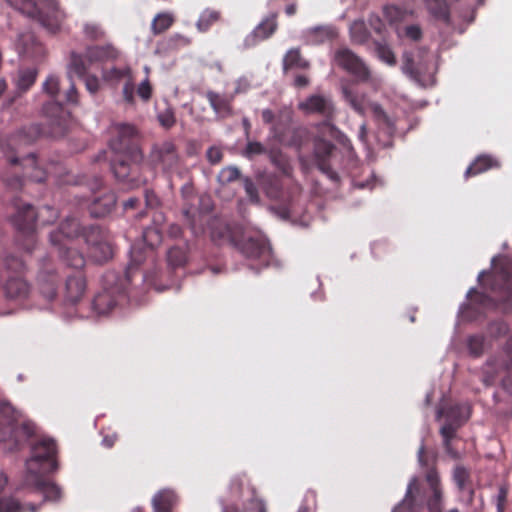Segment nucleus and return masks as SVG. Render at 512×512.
<instances>
[{"instance_id":"obj_59","label":"nucleus","mask_w":512,"mask_h":512,"mask_svg":"<svg viewBox=\"0 0 512 512\" xmlns=\"http://www.w3.org/2000/svg\"><path fill=\"white\" fill-rule=\"evenodd\" d=\"M153 88L148 78L143 80L137 87L138 96L145 102L152 97Z\"/></svg>"},{"instance_id":"obj_47","label":"nucleus","mask_w":512,"mask_h":512,"mask_svg":"<svg viewBox=\"0 0 512 512\" xmlns=\"http://www.w3.org/2000/svg\"><path fill=\"white\" fill-rule=\"evenodd\" d=\"M402 59H403V64H402L403 72L405 74L409 75L413 79L419 78L422 74V69L415 62L413 53L404 52Z\"/></svg>"},{"instance_id":"obj_41","label":"nucleus","mask_w":512,"mask_h":512,"mask_svg":"<svg viewBox=\"0 0 512 512\" xmlns=\"http://www.w3.org/2000/svg\"><path fill=\"white\" fill-rule=\"evenodd\" d=\"M38 75L36 68H23L18 72L17 88L21 92L28 91L35 83Z\"/></svg>"},{"instance_id":"obj_36","label":"nucleus","mask_w":512,"mask_h":512,"mask_svg":"<svg viewBox=\"0 0 512 512\" xmlns=\"http://www.w3.org/2000/svg\"><path fill=\"white\" fill-rule=\"evenodd\" d=\"M24 176L34 182H44L47 178V172L37 165V160L33 154L25 159Z\"/></svg>"},{"instance_id":"obj_20","label":"nucleus","mask_w":512,"mask_h":512,"mask_svg":"<svg viewBox=\"0 0 512 512\" xmlns=\"http://www.w3.org/2000/svg\"><path fill=\"white\" fill-rule=\"evenodd\" d=\"M103 78L105 81L118 84L124 81L123 86V98L127 103L132 104L134 102V77L132 70L129 66L124 67H113L103 71Z\"/></svg>"},{"instance_id":"obj_23","label":"nucleus","mask_w":512,"mask_h":512,"mask_svg":"<svg viewBox=\"0 0 512 512\" xmlns=\"http://www.w3.org/2000/svg\"><path fill=\"white\" fill-rule=\"evenodd\" d=\"M461 411L460 405H454L447 412L448 419H454L452 422H446L440 429L443 438V446L448 455L452 458H458V452L452 446V440L456 437L457 429L461 426L462 421L458 418Z\"/></svg>"},{"instance_id":"obj_64","label":"nucleus","mask_w":512,"mask_h":512,"mask_svg":"<svg viewBox=\"0 0 512 512\" xmlns=\"http://www.w3.org/2000/svg\"><path fill=\"white\" fill-rule=\"evenodd\" d=\"M245 152L248 157H252L254 155L264 154L266 152V148L260 142L251 141L248 142Z\"/></svg>"},{"instance_id":"obj_19","label":"nucleus","mask_w":512,"mask_h":512,"mask_svg":"<svg viewBox=\"0 0 512 512\" xmlns=\"http://www.w3.org/2000/svg\"><path fill=\"white\" fill-rule=\"evenodd\" d=\"M298 109L307 115H319L326 121L332 120L335 115V107L332 99L321 94L310 95L298 104Z\"/></svg>"},{"instance_id":"obj_10","label":"nucleus","mask_w":512,"mask_h":512,"mask_svg":"<svg viewBox=\"0 0 512 512\" xmlns=\"http://www.w3.org/2000/svg\"><path fill=\"white\" fill-rule=\"evenodd\" d=\"M418 461L421 466L426 467L425 481L428 489L424 492L425 504L428 512H442L444 492L439 473L434 465L429 466L426 457V448L422 444L418 450Z\"/></svg>"},{"instance_id":"obj_62","label":"nucleus","mask_w":512,"mask_h":512,"mask_svg":"<svg viewBox=\"0 0 512 512\" xmlns=\"http://www.w3.org/2000/svg\"><path fill=\"white\" fill-rule=\"evenodd\" d=\"M85 82L86 89L91 93L95 94L100 88V82L97 76L88 75L87 73L82 77Z\"/></svg>"},{"instance_id":"obj_60","label":"nucleus","mask_w":512,"mask_h":512,"mask_svg":"<svg viewBox=\"0 0 512 512\" xmlns=\"http://www.w3.org/2000/svg\"><path fill=\"white\" fill-rule=\"evenodd\" d=\"M494 362L495 361H493V360H488L486 362L484 370H483V373H484L483 381L488 386L494 384V382L496 380L497 373H498L497 371L492 370L493 366L495 365Z\"/></svg>"},{"instance_id":"obj_7","label":"nucleus","mask_w":512,"mask_h":512,"mask_svg":"<svg viewBox=\"0 0 512 512\" xmlns=\"http://www.w3.org/2000/svg\"><path fill=\"white\" fill-rule=\"evenodd\" d=\"M57 445L51 438L42 437L31 445V457L26 462L28 475L53 473L58 469Z\"/></svg>"},{"instance_id":"obj_45","label":"nucleus","mask_w":512,"mask_h":512,"mask_svg":"<svg viewBox=\"0 0 512 512\" xmlns=\"http://www.w3.org/2000/svg\"><path fill=\"white\" fill-rule=\"evenodd\" d=\"M182 212L187 224L189 225L194 235L203 232V226L198 223L201 218V213L198 211V209L188 207L185 204Z\"/></svg>"},{"instance_id":"obj_53","label":"nucleus","mask_w":512,"mask_h":512,"mask_svg":"<svg viewBox=\"0 0 512 512\" xmlns=\"http://www.w3.org/2000/svg\"><path fill=\"white\" fill-rule=\"evenodd\" d=\"M487 330L491 337L499 338L509 332V325L504 320H496L489 323Z\"/></svg>"},{"instance_id":"obj_29","label":"nucleus","mask_w":512,"mask_h":512,"mask_svg":"<svg viewBox=\"0 0 512 512\" xmlns=\"http://www.w3.org/2000/svg\"><path fill=\"white\" fill-rule=\"evenodd\" d=\"M116 205V195L111 190L104 189L100 195L95 196L89 204L92 217L99 218L108 215Z\"/></svg>"},{"instance_id":"obj_39","label":"nucleus","mask_w":512,"mask_h":512,"mask_svg":"<svg viewBox=\"0 0 512 512\" xmlns=\"http://www.w3.org/2000/svg\"><path fill=\"white\" fill-rule=\"evenodd\" d=\"M221 19V12L218 10L207 8L205 9L196 22V27L199 32L208 31L212 25Z\"/></svg>"},{"instance_id":"obj_21","label":"nucleus","mask_w":512,"mask_h":512,"mask_svg":"<svg viewBox=\"0 0 512 512\" xmlns=\"http://www.w3.org/2000/svg\"><path fill=\"white\" fill-rule=\"evenodd\" d=\"M8 436L6 433L0 430V441L12 442L10 446L11 450H18L24 442L34 436L36 432V426L30 421H23L21 423H11L6 427Z\"/></svg>"},{"instance_id":"obj_25","label":"nucleus","mask_w":512,"mask_h":512,"mask_svg":"<svg viewBox=\"0 0 512 512\" xmlns=\"http://www.w3.org/2000/svg\"><path fill=\"white\" fill-rule=\"evenodd\" d=\"M278 14L273 12L264 17L262 21L245 38V46L252 47L259 42L269 39L278 29Z\"/></svg>"},{"instance_id":"obj_55","label":"nucleus","mask_w":512,"mask_h":512,"mask_svg":"<svg viewBox=\"0 0 512 512\" xmlns=\"http://www.w3.org/2000/svg\"><path fill=\"white\" fill-rule=\"evenodd\" d=\"M376 53L379 59L385 62L386 64L391 66L396 64L395 55L389 46L378 43L376 45Z\"/></svg>"},{"instance_id":"obj_37","label":"nucleus","mask_w":512,"mask_h":512,"mask_svg":"<svg viewBox=\"0 0 512 512\" xmlns=\"http://www.w3.org/2000/svg\"><path fill=\"white\" fill-rule=\"evenodd\" d=\"M17 49L20 55L34 56L35 53L41 52L43 47L32 34L28 33L19 37Z\"/></svg>"},{"instance_id":"obj_16","label":"nucleus","mask_w":512,"mask_h":512,"mask_svg":"<svg viewBox=\"0 0 512 512\" xmlns=\"http://www.w3.org/2000/svg\"><path fill=\"white\" fill-rule=\"evenodd\" d=\"M266 195L281 203L287 213H291L293 202L300 196L301 188L293 182L284 183L278 178L269 180L265 188Z\"/></svg>"},{"instance_id":"obj_30","label":"nucleus","mask_w":512,"mask_h":512,"mask_svg":"<svg viewBox=\"0 0 512 512\" xmlns=\"http://www.w3.org/2000/svg\"><path fill=\"white\" fill-rule=\"evenodd\" d=\"M177 504L178 495L170 488L160 489L151 499V505L154 512H172Z\"/></svg>"},{"instance_id":"obj_61","label":"nucleus","mask_w":512,"mask_h":512,"mask_svg":"<svg viewBox=\"0 0 512 512\" xmlns=\"http://www.w3.org/2000/svg\"><path fill=\"white\" fill-rule=\"evenodd\" d=\"M404 35L412 41H419L423 36V32L419 25L412 24L404 28Z\"/></svg>"},{"instance_id":"obj_24","label":"nucleus","mask_w":512,"mask_h":512,"mask_svg":"<svg viewBox=\"0 0 512 512\" xmlns=\"http://www.w3.org/2000/svg\"><path fill=\"white\" fill-rule=\"evenodd\" d=\"M335 145L328 140L318 136L314 141V155L316 158L317 166L321 172L326 174L331 180L337 181L338 174L331 168L329 159Z\"/></svg>"},{"instance_id":"obj_52","label":"nucleus","mask_w":512,"mask_h":512,"mask_svg":"<svg viewBox=\"0 0 512 512\" xmlns=\"http://www.w3.org/2000/svg\"><path fill=\"white\" fill-rule=\"evenodd\" d=\"M408 11L396 5H387L384 8V15L391 23L403 21L408 15Z\"/></svg>"},{"instance_id":"obj_1","label":"nucleus","mask_w":512,"mask_h":512,"mask_svg":"<svg viewBox=\"0 0 512 512\" xmlns=\"http://www.w3.org/2000/svg\"><path fill=\"white\" fill-rule=\"evenodd\" d=\"M211 235L214 241L219 244H231L247 259L258 261L260 266L266 267L272 261V248L269 242L261 236L239 238L228 225H224L219 230L213 229Z\"/></svg>"},{"instance_id":"obj_38","label":"nucleus","mask_w":512,"mask_h":512,"mask_svg":"<svg viewBox=\"0 0 512 512\" xmlns=\"http://www.w3.org/2000/svg\"><path fill=\"white\" fill-rule=\"evenodd\" d=\"M146 250L141 246L134 244L130 250V264L125 272V281L130 283L133 273L145 259Z\"/></svg>"},{"instance_id":"obj_48","label":"nucleus","mask_w":512,"mask_h":512,"mask_svg":"<svg viewBox=\"0 0 512 512\" xmlns=\"http://www.w3.org/2000/svg\"><path fill=\"white\" fill-rule=\"evenodd\" d=\"M250 499L245 504L244 512H268L266 502L257 496L255 487H248Z\"/></svg>"},{"instance_id":"obj_46","label":"nucleus","mask_w":512,"mask_h":512,"mask_svg":"<svg viewBox=\"0 0 512 512\" xmlns=\"http://www.w3.org/2000/svg\"><path fill=\"white\" fill-rule=\"evenodd\" d=\"M467 297L473 304L483 308H494L497 306V302L492 297L483 292H479L475 288L468 291Z\"/></svg>"},{"instance_id":"obj_31","label":"nucleus","mask_w":512,"mask_h":512,"mask_svg":"<svg viewBox=\"0 0 512 512\" xmlns=\"http://www.w3.org/2000/svg\"><path fill=\"white\" fill-rule=\"evenodd\" d=\"M206 98L219 117L227 118L232 115V97L214 91H207Z\"/></svg>"},{"instance_id":"obj_27","label":"nucleus","mask_w":512,"mask_h":512,"mask_svg":"<svg viewBox=\"0 0 512 512\" xmlns=\"http://www.w3.org/2000/svg\"><path fill=\"white\" fill-rule=\"evenodd\" d=\"M420 492V484L416 477L412 478L408 484L404 499L393 509L392 512H421L422 502L417 500Z\"/></svg>"},{"instance_id":"obj_35","label":"nucleus","mask_w":512,"mask_h":512,"mask_svg":"<svg viewBox=\"0 0 512 512\" xmlns=\"http://www.w3.org/2000/svg\"><path fill=\"white\" fill-rule=\"evenodd\" d=\"M310 67L309 62L304 59L298 48H292L287 51L283 58V70L287 72L291 69L306 70Z\"/></svg>"},{"instance_id":"obj_50","label":"nucleus","mask_w":512,"mask_h":512,"mask_svg":"<svg viewBox=\"0 0 512 512\" xmlns=\"http://www.w3.org/2000/svg\"><path fill=\"white\" fill-rule=\"evenodd\" d=\"M485 337L483 335H471L467 338V348L473 357H480L484 352Z\"/></svg>"},{"instance_id":"obj_14","label":"nucleus","mask_w":512,"mask_h":512,"mask_svg":"<svg viewBox=\"0 0 512 512\" xmlns=\"http://www.w3.org/2000/svg\"><path fill=\"white\" fill-rule=\"evenodd\" d=\"M335 63L343 70L351 74L354 82L368 83L372 74L364 61L348 48H339L334 55Z\"/></svg>"},{"instance_id":"obj_4","label":"nucleus","mask_w":512,"mask_h":512,"mask_svg":"<svg viewBox=\"0 0 512 512\" xmlns=\"http://www.w3.org/2000/svg\"><path fill=\"white\" fill-rule=\"evenodd\" d=\"M493 272L482 271L478 276L479 283L497 296V301L506 303L512 297V262L506 256L492 259Z\"/></svg>"},{"instance_id":"obj_56","label":"nucleus","mask_w":512,"mask_h":512,"mask_svg":"<svg viewBox=\"0 0 512 512\" xmlns=\"http://www.w3.org/2000/svg\"><path fill=\"white\" fill-rule=\"evenodd\" d=\"M43 90L50 97L56 99L59 94V79L54 75H50L47 77L45 82L43 83Z\"/></svg>"},{"instance_id":"obj_49","label":"nucleus","mask_w":512,"mask_h":512,"mask_svg":"<svg viewBox=\"0 0 512 512\" xmlns=\"http://www.w3.org/2000/svg\"><path fill=\"white\" fill-rule=\"evenodd\" d=\"M43 112L46 115H50V113L53 112L52 115L56 117L55 122L57 123V125L59 127L58 133L63 134L65 131V126L62 124L61 117H60V115L63 114V112H64L62 103L60 101L48 102L43 106Z\"/></svg>"},{"instance_id":"obj_3","label":"nucleus","mask_w":512,"mask_h":512,"mask_svg":"<svg viewBox=\"0 0 512 512\" xmlns=\"http://www.w3.org/2000/svg\"><path fill=\"white\" fill-rule=\"evenodd\" d=\"M14 9L37 20L50 33H57L66 17L58 0H6Z\"/></svg>"},{"instance_id":"obj_5","label":"nucleus","mask_w":512,"mask_h":512,"mask_svg":"<svg viewBox=\"0 0 512 512\" xmlns=\"http://www.w3.org/2000/svg\"><path fill=\"white\" fill-rule=\"evenodd\" d=\"M342 95L348 105L358 114L365 115L370 110L378 126L391 135L394 130V122L383 110L381 105L373 103L369 97L361 91L356 82L349 81L342 85Z\"/></svg>"},{"instance_id":"obj_51","label":"nucleus","mask_w":512,"mask_h":512,"mask_svg":"<svg viewBox=\"0 0 512 512\" xmlns=\"http://www.w3.org/2000/svg\"><path fill=\"white\" fill-rule=\"evenodd\" d=\"M248 487H253L248 481L244 479V477L236 476L231 480L230 483V493L233 497L239 499L243 496L244 489L247 490L250 495V490Z\"/></svg>"},{"instance_id":"obj_9","label":"nucleus","mask_w":512,"mask_h":512,"mask_svg":"<svg viewBox=\"0 0 512 512\" xmlns=\"http://www.w3.org/2000/svg\"><path fill=\"white\" fill-rule=\"evenodd\" d=\"M119 51L112 45H95L87 47L85 54L71 53L69 69L78 77H83L91 65L114 61L118 58Z\"/></svg>"},{"instance_id":"obj_18","label":"nucleus","mask_w":512,"mask_h":512,"mask_svg":"<svg viewBox=\"0 0 512 512\" xmlns=\"http://www.w3.org/2000/svg\"><path fill=\"white\" fill-rule=\"evenodd\" d=\"M142 162H134L124 156H114L111 159V169L115 178L131 187L142 183L139 167Z\"/></svg>"},{"instance_id":"obj_28","label":"nucleus","mask_w":512,"mask_h":512,"mask_svg":"<svg viewBox=\"0 0 512 512\" xmlns=\"http://www.w3.org/2000/svg\"><path fill=\"white\" fill-rule=\"evenodd\" d=\"M7 484V477L0 472V493L4 489ZM42 503L39 505L28 503L21 504L15 497L13 496H0V512H37Z\"/></svg>"},{"instance_id":"obj_40","label":"nucleus","mask_w":512,"mask_h":512,"mask_svg":"<svg viewBox=\"0 0 512 512\" xmlns=\"http://www.w3.org/2000/svg\"><path fill=\"white\" fill-rule=\"evenodd\" d=\"M174 22L175 18L171 13H158L151 23V31L154 35H160L167 31Z\"/></svg>"},{"instance_id":"obj_58","label":"nucleus","mask_w":512,"mask_h":512,"mask_svg":"<svg viewBox=\"0 0 512 512\" xmlns=\"http://www.w3.org/2000/svg\"><path fill=\"white\" fill-rule=\"evenodd\" d=\"M143 240L146 245L152 249L155 245L161 242V235L155 228H147L143 232Z\"/></svg>"},{"instance_id":"obj_43","label":"nucleus","mask_w":512,"mask_h":512,"mask_svg":"<svg viewBox=\"0 0 512 512\" xmlns=\"http://www.w3.org/2000/svg\"><path fill=\"white\" fill-rule=\"evenodd\" d=\"M192 43L191 38L182 35L180 33H175L168 38L164 39L161 42V46L166 51H174L179 50L181 48L187 47Z\"/></svg>"},{"instance_id":"obj_44","label":"nucleus","mask_w":512,"mask_h":512,"mask_svg":"<svg viewBox=\"0 0 512 512\" xmlns=\"http://www.w3.org/2000/svg\"><path fill=\"white\" fill-rule=\"evenodd\" d=\"M167 261L173 268L183 266L187 261V244L171 247L167 252Z\"/></svg>"},{"instance_id":"obj_22","label":"nucleus","mask_w":512,"mask_h":512,"mask_svg":"<svg viewBox=\"0 0 512 512\" xmlns=\"http://www.w3.org/2000/svg\"><path fill=\"white\" fill-rule=\"evenodd\" d=\"M125 293L123 285H110L95 295L92 308L98 315H106L111 312Z\"/></svg>"},{"instance_id":"obj_42","label":"nucleus","mask_w":512,"mask_h":512,"mask_svg":"<svg viewBox=\"0 0 512 512\" xmlns=\"http://www.w3.org/2000/svg\"><path fill=\"white\" fill-rule=\"evenodd\" d=\"M453 480L459 491H469L473 496V489L469 471L463 466H457L454 469Z\"/></svg>"},{"instance_id":"obj_63","label":"nucleus","mask_w":512,"mask_h":512,"mask_svg":"<svg viewBox=\"0 0 512 512\" xmlns=\"http://www.w3.org/2000/svg\"><path fill=\"white\" fill-rule=\"evenodd\" d=\"M23 133L29 138L30 141H33L42 134H44L45 132L42 128V125L32 124L28 127L23 128Z\"/></svg>"},{"instance_id":"obj_15","label":"nucleus","mask_w":512,"mask_h":512,"mask_svg":"<svg viewBox=\"0 0 512 512\" xmlns=\"http://www.w3.org/2000/svg\"><path fill=\"white\" fill-rule=\"evenodd\" d=\"M179 153L176 145L172 141L156 143L152 146L149 153V164L163 172H172L178 167Z\"/></svg>"},{"instance_id":"obj_13","label":"nucleus","mask_w":512,"mask_h":512,"mask_svg":"<svg viewBox=\"0 0 512 512\" xmlns=\"http://www.w3.org/2000/svg\"><path fill=\"white\" fill-rule=\"evenodd\" d=\"M59 281L60 278L53 260L50 257L41 259L36 275V287L46 300L52 301L56 298Z\"/></svg>"},{"instance_id":"obj_33","label":"nucleus","mask_w":512,"mask_h":512,"mask_svg":"<svg viewBox=\"0 0 512 512\" xmlns=\"http://www.w3.org/2000/svg\"><path fill=\"white\" fill-rule=\"evenodd\" d=\"M500 166L497 159L489 155L478 156L465 172L466 177L476 176L489 169L498 168Z\"/></svg>"},{"instance_id":"obj_12","label":"nucleus","mask_w":512,"mask_h":512,"mask_svg":"<svg viewBox=\"0 0 512 512\" xmlns=\"http://www.w3.org/2000/svg\"><path fill=\"white\" fill-rule=\"evenodd\" d=\"M292 122V112L281 111L278 114L277 122L271 126V133L279 143L300 148L307 138L308 131L305 127L299 126L292 129L291 136L287 137L286 130Z\"/></svg>"},{"instance_id":"obj_32","label":"nucleus","mask_w":512,"mask_h":512,"mask_svg":"<svg viewBox=\"0 0 512 512\" xmlns=\"http://www.w3.org/2000/svg\"><path fill=\"white\" fill-rule=\"evenodd\" d=\"M426 9L438 21L451 25L450 7L446 0H423Z\"/></svg>"},{"instance_id":"obj_26","label":"nucleus","mask_w":512,"mask_h":512,"mask_svg":"<svg viewBox=\"0 0 512 512\" xmlns=\"http://www.w3.org/2000/svg\"><path fill=\"white\" fill-rule=\"evenodd\" d=\"M46 473L30 474L27 476V483L32 485L35 490L43 495L44 501L56 502L62 496L61 488L54 482L44 478Z\"/></svg>"},{"instance_id":"obj_8","label":"nucleus","mask_w":512,"mask_h":512,"mask_svg":"<svg viewBox=\"0 0 512 512\" xmlns=\"http://www.w3.org/2000/svg\"><path fill=\"white\" fill-rule=\"evenodd\" d=\"M62 259L68 267L74 269V272L66 277L65 297L69 302L77 303L86 291V278L82 271L85 258L78 250L68 249Z\"/></svg>"},{"instance_id":"obj_17","label":"nucleus","mask_w":512,"mask_h":512,"mask_svg":"<svg viewBox=\"0 0 512 512\" xmlns=\"http://www.w3.org/2000/svg\"><path fill=\"white\" fill-rule=\"evenodd\" d=\"M86 228L87 227H82L78 219L75 217H67L60 224L58 230L50 233V241L53 245L59 246V255L61 258H63V255L68 249L73 250L71 247L67 246L65 241L71 240L80 235L83 237V231Z\"/></svg>"},{"instance_id":"obj_6","label":"nucleus","mask_w":512,"mask_h":512,"mask_svg":"<svg viewBox=\"0 0 512 512\" xmlns=\"http://www.w3.org/2000/svg\"><path fill=\"white\" fill-rule=\"evenodd\" d=\"M113 134L109 146L115 156H124L134 162L143 161V153L139 145V132L134 125L128 123L115 124Z\"/></svg>"},{"instance_id":"obj_57","label":"nucleus","mask_w":512,"mask_h":512,"mask_svg":"<svg viewBox=\"0 0 512 512\" xmlns=\"http://www.w3.org/2000/svg\"><path fill=\"white\" fill-rule=\"evenodd\" d=\"M157 119L162 127L165 129L172 128L176 123L175 113L172 109L167 108L162 112H159Z\"/></svg>"},{"instance_id":"obj_34","label":"nucleus","mask_w":512,"mask_h":512,"mask_svg":"<svg viewBox=\"0 0 512 512\" xmlns=\"http://www.w3.org/2000/svg\"><path fill=\"white\" fill-rule=\"evenodd\" d=\"M503 352L505 360L500 364V368L507 372V376L502 380L504 389L512 393V335L507 339Z\"/></svg>"},{"instance_id":"obj_2","label":"nucleus","mask_w":512,"mask_h":512,"mask_svg":"<svg viewBox=\"0 0 512 512\" xmlns=\"http://www.w3.org/2000/svg\"><path fill=\"white\" fill-rule=\"evenodd\" d=\"M13 207L15 211L10 216V221L26 237L27 244L24 248L27 252H31L36 242L34 235L36 220L43 225L54 223L59 216L58 211L51 206H44L36 212L31 204L19 199L14 200Z\"/></svg>"},{"instance_id":"obj_54","label":"nucleus","mask_w":512,"mask_h":512,"mask_svg":"<svg viewBox=\"0 0 512 512\" xmlns=\"http://www.w3.org/2000/svg\"><path fill=\"white\" fill-rule=\"evenodd\" d=\"M240 178V171L233 166L224 167L221 169L218 180L221 184H229Z\"/></svg>"},{"instance_id":"obj_11","label":"nucleus","mask_w":512,"mask_h":512,"mask_svg":"<svg viewBox=\"0 0 512 512\" xmlns=\"http://www.w3.org/2000/svg\"><path fill=\"white\" fill-rule=\"evenodd\" d=\"M88 246L89 257L97 263H104L113 256V247L108 231L100 226L91 225L83 231Z\"/></svg>"}]
</instances>
